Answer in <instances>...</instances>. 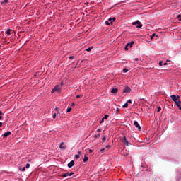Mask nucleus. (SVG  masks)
<instances>
[{"label": "nucleus", "mask_w": 181, "mask_h": 181, "mask_svg": "<svg viewBox=\"0 0 181 181\" xmlns=\"http://www.w3.org/2000/svg\"><path fill=\"white\" fill-rule=\"evenodd\" d=\"M60 93L62 91V86L56 85L54 88L52 90V93Z\"/></svg>", "instance_id": "f257e3e1"}, {"label": "nucleus", "mask_w": 181, "mask_h": 181, "mask_svg": "<svg viewBox=\"0 0 181 181\" xmlns=\"http://www.w3.org/2000/svg\"><path fill=\"white\" fill-rule=\"evenodd\" d=\"M170 98H171V100H173V101H174V103H177L180 100V95L176 96V95H172L170 96Z\"/></svg>", "instance_id": "f03ea898"}, {"label": "nucleus", "mask_w": 181, "mask_h": 181, "mask_svg": "<svg viewBox=\"0 0 181 181\" xmlns=\"http://www.w3.org/2000/svg\"><path fill=\"white\" fill-rule=\"evenodd\" d=\"M132 25H137L136 28H142V24H141V21H139L138 20L136 22H133Z\"/></svg>", "instance_id": "7ed1b4c3"}, {"label": "nucleus", "mask_w": 181, "mask_h": 181, "mask_svg": "<svg viewBox=\"0 0 181 181\" xmlns=\"http://www.w3.org/2000/svg\"><path fill=\"white\" fill-rule=\"evenodd\" d=\"M122 142L123 144H125L126 146H129V142H128V140L125 136H123Z\"/></svg>", "instance_id": "20e7f679"}, {"label": "nucleus", "mask_w": 181, "mask_h": 181, "mask_svg": "<svg viewBox=\"0 0 181 181\" xmlns=\"http://www.w3.org/2000/svg\"><path fill=\"white\" fill-rule=\"evenodd\" d=\"M134 43H135L134 41H132L131 42L127 43L124 47V49L128 50V46H130V47H132V45H134Z\"/></svg>", "instance_id": "39448f33"}, {"label": "nucleus", "mask_w": 181, "mask_h": 181, "mask_svg": "<svg viewBox=\"0 0 181 181\" xmlns=\"http://www.w3.org/2000/svg\"><path fill=\"white\" fill-rule=\"evenodd\" d=\"M123 93H131V88L126 86L124 89H123Z\"/></svg>", "instance_id": "423d86ee"}, {"label": "nucleus", "mask_w": 181, "mask_h": 181, "mask_svg": "<svg viewBox=\"0 0 181 181\" xmlns=\"http://www.w3.org/2000/svg\"><path fill=\"white\" fill-rule=\"evenodd\" d=\"M134 125L136 127V128H138L139 131H141V126L139 125V123H138L136 121H134Z\"/></svg>", "instance_id": "0eeeda50"}, {"label": "nucleus", "mask_w": 181, "mask_h": 181, "mask_svg": "<svg viewBox=\"0 0 181 181\" xmlns=\"http://www.w3.org/2000/svg\"><path fill=\"white\" fill-rule=\"evenodd\" d=\"M175 105L179 108V110H181V101H180V100H178L177 102H175Z\"/></svg>", "instance_id": "6e6552de"}, {"label": "nucleus", "mask_w": 181, "mask_h": 181, "mask_svg": "<svg viewBox=\"0 0 181 181\" xmlns=\"http://www.w3.org/2000/svg\"><path fill=\"white\" fill-rule=\"evenodd\" d=\"M74 166V160H71L68 163V168H73Z\"/></svg>", "instance_id": "1a4fd4ad"}, {"label": "nucleus", "mask_w": 181, "mask_h": 181, "mask_svg": "<svg viewBox=\"0 0 181 181\" xmlns=\"http://www.w3.org/2000/svg\"><path fill=\"white\" fill-rule=\"evenodd\" d=\"M11 132H6V133H4V134H3V136H4V138H7V136H9V135H11Z\"/></svg>", "instance_id": "9d476101"}, {"label": "nucleus", "mask_w": 181, "mask_h": 181, "mask_svg": "<svg viewBox=\"0 0 181 181\" xmlns=\"http://www.w3.org/2000/svg\"><path fill=\"white\" fill-rule=\"evenodd\" d=\"M63 145H64V142H62V143L60 144V145H59V148H60V149H62L63 151H64V149H66V146H63Z\"/></svg>", "instance_id": "9b49d317"}, {"label": "nucleus", "mask_w": 181, "mask_h": 181, "mask_svg": "<svg viewBox=\"0 0 181 181\" xmlns=\"http://www.w3.org/2000/svg\"><path fill=\"white\" fill-rule=\"evenodd\" d=\"M118 91V88H112L111 90V93H112L113 94H116Z\"/></svg>", "instance_id": "f8f14e48"}, {"label": "nucleus", "mask_w": 181, "mask_h": 181, "mask_svg": "<svg viewBox=\"0 0 181 181\" xmlns=\"http://www.w3.org/2000/svg\"><path fill=\"white\" fill-rule=\"evenodd\" d=\"M115 17H113V18H110L109 19H108V21H109V22H110V23L111 24H112V22H114V21H115Z\"/></svg>", "instance_id": "ddd939ff"}, {"label": "nucleus", "mask_w": 181, "mask_h": 181, "mask_svg": "<svg viewBox=\"0 0 181 181\" xmlns=\"http://www.w3.org/2000/svg\"><path fill=\"white\" fill-rule=\"evenodd\" d=\"M66 177H68V176H73V175H74V173L71 172V173H66Z\"/></svg>", "instance_id": "4468645a"}, {"label": "nucleus", "mask_w": 181, "mask_h": 181, "mask_svg": "<svg viewBox=\"0 0 181 181\" xmlns=\"http://www.w3.org/2000/svg\"><path fill=\"white\" fill-rule=\"evenodd\" d=\"M9 2V0H4L3 2H1V5L4 6L6 4H8Z\"/></svg>", "instance_id": "2eb2a0df"}, {"label": "nucleus", "mask_w": 181, "mask_h": 181, "mask_svg": "<svg viewBox=\"0 0 181 181\" xmlns=\"http://www.w3.org/2000/svg\"><path fill=\"white\" fill-rule=\"evenodd\" d=\"M108 118H110V115H105L103 119H108Z\"/></svg>", "instance_id": "dca6fc26"}, {"label": "nucleus", "mask_w": 181, "mask_h": 181, "mask_svg": "<svg viewBox=\"0 0 181 181\" xmlns=\"http://www.w3.org/2000/svg\"><path fill=\"white\" fill-rule=\"evenodd\" d=\"M155 36H156V34L153 33L151 36H150V39H153V37H155Z\"/></svg>", "instance_id": "f3484780"}, {"label": "nucleus", "mask_w": 181, "mask_h": 181, "mask_svg": "<svg viewBox=\"0 0 181 181\" xmlns=\"http://www.w3.org/2000/svg\"><path fill=\"white\" fill-rule=\"evenodd\" d=\"M93 50V47H90L88 49H86V52H91Z\"/></svg>", "instance_id": "a211bd4d"}, {"label": "nucleus", "mask_w": 181, "mask_h": 181, "mask_svg": "<svg viewBox=\"0 0 181 181\" xmlns=\"http://www.w3.org/2000/svg\"><path fill=\"white\" fill-rule=\"evenodd\" d=\"M87 160H88V157H87L86 156H84L83 158V162H87Z\"/></svg>", "instance_id": "6ab92c4d"}, {"label": "nucleus", "mask_w": 181, "mask_h": 181, "mask_svg": "<svg viewBox=\"0 0 181 181\" xmlns=\"http://www.w3.org/2000/svg\"><path fill=\"white\" fill-rule=\"evenodd\" d=\"M123 108H128V103H126L124 105H123Z\"/></svg>", "instance_id": "aec40b11"}, {"label": "nucleus", "mask_w": 181, "mask_h": 181, "mask_svg": "<svg viewBox=\"0 0 181 181\" xmlns=\"http://www.w3.org/2000/svg\"><path fill=\"white\" fill-rule=\"evenodd\" d=\"M100 134H95L94 138H100Z\"/></svg>", "instance_id": "412c9836"}, {"label": "nucleus", "mask_w": 181, "mask_h": 181, "mask_svg": "<svg viewBox=\"0 0 181 181\" xmlns=\"http://www.w3.org/2000/svg\"><path fill=\"white\" fill-rule=\"evenodd\" d=\"M69 59H70L71 60H73V59H76V57H74V56H69Z\"/></svg>", "instance_id": "4be33fe9"}, {"label": "nucleus", "mask_w": 181, "mask_h": 181, "mask_svg": "<svg viewBox=\"0 0 181 181\" xmlns=\"http://www.w3.org/2000/svg\"><path fill=\"white\" fill-rule=\"evenodd\" d=\"M162 110V107L160 106H158L157 108V112H160V111Z\"/></svg>", "instance_id": "5701e85b"}, {"label": "nucleus", "mask_w": 181, "mask_h": 181, "mask_svg": "<svg viewBox=\"0 0 181 181\" xmlns=\"http://www.w3.org/2000/svg\"><path fill=\"white\" fill-rule=\"evenodd\" d=\"M102 141L103 142H105V141H107V136H104L103 139H102Z\"/></svg>", "instance_id": "b1692460"}, {"label": "nucleus", "mask_w": 181, "mask_h": 181, "mask_svg": "<svg viewBox=\"0 0 181 181\" xmlns=\"http://www.w3.org/2000/svg\"><path fill=\"white\" fill-rule=\"evenodd\" d=\"M61 177H67V175H66V173H63V174L61 175Z\"/></svg>", "instance_id": "393cba45"}, {"label": "nucleus", "mask_w": 181, "mask_h": 181, "mask_svg": "<svg viewBox=\"0 0 181 181\" xmlns=\"http://www.w3.org/2000/svg\"><path fill=\"white\" fill-rule=\"evenodd\" d=\"M2 115H4V113L0 110V120L2 119Z\"/></svg>", "instance_id": "a878e982"}, {"label": "nucleus", "mask_w": 181, "mask_h": 181, "mask_svg": "<svg viewBox=\"0 0 181 181\" xmlns=\"http://www.w3.org/2000/svg\"><path fill=\"white\" fill-rule=\"evenodd\" d=\"M26 169H29V168H30V164L27 163L25 165Z\"/></svg>", "instance_id": "bb28decb"}, {"label": "nucleus", "mask_w": 181, "mask_h": 181, "mask_svg": "<svg viewBox=\"0 0 181 181\" xmlns=\"http://www.w3.org/2000/svg\"><path fill=\"white\" fill-rule=\"evenodd\" d=\"M6 33L8 34V35H11V29H8L7 30H6Z\"/></svg>", "instance_id": "cd10ccee"}, {"label": "nucleus", "mask_w": 181, "mask_h": 181, "mask_svg": "<svg viewBox=\"0 0 181 181\" xmlns=\"http://www.w3.org/2000/svg\"><path fill=\"white\" fill-rule=\"evenodd\" d=\"M123 71H124V73H128V69L124 68V69H123Z\"/></svg>", "instance_id": "c85d7f7f"}, {"label": "nucleus", "mask_w": 181, "mask_h": 181, "mask_svg": "<svg viewBox=\"0 0 181 181\" xmlns=\"http://www.w3.org/2000/svg\"><path fill=\"white\" fill-rule=\"evenodd\" d=\"M104 151H105V148L100 149V153H104Z\"/></svg>", "instance_id": "c756f323"}, {"label": "nucleus", "mask_w": 181, "mask_h": 181, "mask_svg": "<svg viewBox=\"0 0 181 181\" xmlns=\"http://www.w3.org/2000/svg\"><path fill=\"white\" fill-rule=\"evenodd\" d=\"M21 170H22V172H25V170H26V168L23 167L22 169L19 168Z\"/></svg>", "instance_id": "7c9ffc66"}, {"label": "nucleus", "mask_w": 181, "mask_h": 181, "mask_svg": "<svg viewBox=\"0 0 181 181\" xmlns=\"http://www.w3.org/2000/svg\"><path fill=\"white\" fill-rule=\"evenodd\" d=\"M76 159H79L80 158V155H75Z\"/></svg>", "instance_id": "2f4dec72"}, {"label": "nucleus", "mask_w": 181, "mask_h": 181, "mask_svg": "<svg viewBox=\"0 0 181 181\" xmlns=\"http://www.w3.org/2000/svg\"><path fill=\"white\" fill-rule=\"evenodd\" d=\"M105 25H107V26H109V25H110V21H105Z\"/></svg>", "instance_id": "473e14b6"}, {"label": "nucleus", "mask_w": 181, "mask_h": 181, "mask_svg": "<svg viewBox=\"0 0 181 181\" xmlns=\"http://www.w3.org/2000/svg\"><path fill=\"white\" fill-rule=\"evenodd\" d=\"M71 111V107H69L67 110H66V112H70Z\"/></svg>", "instance_id": "72a5a7b5"}, {"label": "nucleus", "mask_w": 181, "mask_h": 181, "mask_svg": "<svg viewBox=\"0 0 181 181\" xmlns=\"http://www.w3.org/2000/svg\"><path fill=\"white\" fill-rule=\"evenodd\" d=\"M116 114H119V108L116 109Z\"/></svg>", "instance_id": "f704fd0d"}, {"label": "nucleus", "mask_w": 181, "mask_h": 181, "mask_svg": "<svg viewBox=\"0 0 181 181\" xmlns=\"http://www.w3.org/2000/svg\"><path fill=\"white\" fill-rule=\"evenodd\" d=\"M159 66H163V62L160 61V62H159Z\"/></svg>", "instance_id": "c9c22d12"}, {"label": "nucleus", "mask_w": 181, "mask_h": 181, "mask_svg": "<svg viewBox=\"0 0 181 181\" xmlns=\"http://www.w3.org/2000/svg\"><path fill=\"white\" fill-rule=\"evenodd\" d=\"M104 119H105L103 117L102 119H101V121L100 122V124H103V122H104Z\"/></svg>", "instance_id": "e433bc0d"}, {"label": "nucleus", "mask_w": 181, "mask_h": 181, "mask_svg": "<svg viewBox=\"0 0 181 181\" xmlns=\"http://www.w3.org/2000/svg\"><path fill=\"white\" fill-rule=\"evenodd\" d=\"M105 148H107L110 149V148H111V146H110V145H107V146H105Z\"/></svg>", "instance_id": "4c0bfd02"}, {"label": "nucleus", "mask_w": 181, "mask_h": 181, "mask_svg": "<svg viewBox=\"0 0 181 181\" xmlns=\"http://www.w3.org/2000/svg\"><path fill=\"white\" fill-rule=\"evenodd\" d=\"M81 97H82V96L80 95H76V98H81Z\"/></svg>", "instance_id": "58836bf2"}, {"label": "nucleus", "mask_w": 181, "mask_h": 181, "mask_svg": "<svg viewBox=\"0 0 181 181\" xmlns=\"http://www.w3.org/2000/svg\"><path fill=\"white\" fill-rule=\"evenodd\" d=\"M56 117H57L56 113H54V114H53V116H52V118H56Z\"/></svg>", "instance_id": "ea45409f"}, {"label": "nucleus", "mask_w": 181, "mask_h": 181, "mask_svg": "<svg viewBox=\"0 0 181 181\" xmlns=\"http://www.w3.org/2000/svg\"><path fill=\"white\" fill-rule=\"evenodd\" d=\"M71 107H76V103H72V104H71Z\"/></svg>", "instance_id": "a19ab883"}, {"label": "nucleus", "mask_w": 181, "mask_h": 181, "mask_svg": "<svg viewBox=\"0 0 181 181\" xmlns=\"http://www.w3.org/2000/svg\"><path fill=\"white\" fill-rule=\"evenodd\" d=\"M138 60H139V59H138V58H135V59H134V62H138Z\"/></svg>", "instance_id": "79ce46f5"}, {"label": "nucleus", "mask_w": 181, "mask_h": 181, "mask_svg": "<svg viewBox=\"0 0 181 181\" xmlns=\"http://www.w3.org/2000/svg\"><path fill=\"white\" fill-rule=\"evenodd\" d=\"M97 132H101V129H98Z\"/></svg>", "instance_id": "37998d69"}, {"label": "nucleus", "mask_w": 181, "mask_h": 181, "mask_svg": "<svg viewBox=\"0 0 181 181\" xmlns=\"http://www.w3.org/2000/svg\"><path fill=\"white\" fill-rule=\"evenodd\" d=\"M127 104H128V103H132V101L131 100H127Z\"/></svg>", "instance_id": "c03bdc74"}, {"label": "nucleus", "mask_w": 181, "mask_h": 181, "mask_svg": "<svg viewBox=\"0 0 181 181\" xmlns=\"http://www.w3.org/2000/svg\"><path fill=\"white\" fill-rule=\"evenodd\" d=\"M89 153H93V150L90 149L89 150Z\"/></svg>", "instance_id": "a18cd8bd"}, {"label": "nucleus", "mask_w": 181, "mask_h": 181, "mask_svg": "<svg viewBox=\"0 0 181 181\" xmlns=\"http://www.w3.org/2000/svg\"><path fill=\"white\" fill-rule=\"evenodd\" d=\"M59 107H55V111H59Z\"/></svg>", "instance_id": "49530a36"}, {"label": "nucleus", "mask_w": 181, "mask_h": 181, "mask_svg": "<svg viewBox=\"0 0 181 181\" xmlns=\"http://www.w3.org/2000/svg\"><path fill=\"white\" fill-rule=\"evenodd\" d=\"M163 66H168V63L165 62V63L163 64Z\"/></svg>", "instance_id": "de8ad7c7"}, {"label": "nucleus", "mask_w": 181, "mask_h": 181, "mask_svg": "<svg viewBox=\"0 0 181 181\" xmlns=\"http://www.w3.org/2000/svg\"><path fill=\"white\" fill-rule=\"evenodd\" d=\"M177 18H181V14L178 15Z\"/></svg>", "instance_id": "09e8293b"}, {"label": "nucleus", "mask_w": 181, "mask_h": 181, "mask_svg": "<svg viewBox=\"0 0 181 181\" xmlns=\"http://www.w3.org/2000/svg\"><path fill=\"white\" fill-rule=\"evenodd\" d=\"M78 155H81V151L78 152Z\"/></svg>", "instance_id": "8fccbe9b"}, {"label": "nucleus", "mask_w": 181, "mask_h": 181, "mask_svg": "<svg viewBox=\"0 0 181 181\" xmlns=\"http://www.w3.org/2000/svg\"><path fill=\"white\" fill-rule=\"evenodd\" d=\"M0 127H2V122H0Z\"/></svg>", "instance_id": "3c124183"}, {"label": "nucleus", "mask_w": 181, "mask_h": 181, "mask_svg": "<svg viewBox=\"0 0 181 181\" xmlns=\"http://www.w3.org/2000/svg\"><path fill=\"white\" fill-rule=\"evenodd\" d=\"M177 19H178L179 21H181V17H180V18H177Z\"/></svg>", "instance_id": "603ef678"}]
</instances>
